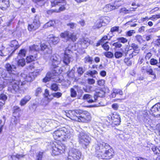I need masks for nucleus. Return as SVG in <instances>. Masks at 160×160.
Returning a JSON list of instances; mask_svg holds the SVG:
<instances>
[{"label": "nucleus", "mask_w": 160, "mask_h": 160, "mask_svg": "<svg viewBox=\"0 0 160 160\" xmlns=\"http://www.w3.org/2000/svg\"><path fill=\"white\" fill-rule=\"evenodd\" d=\"M94 148L95 155L99 159H109L114 155L113 149L107 143H98L95 145Z\"/></svg>", "instance_id": "nucleus-1"}, {"label": "nucleus", "mask_w": 160, "mask_h": 160, "mask_svg": "<svg viewBox=\"0 0 160 160\" xmlns=\"http://www.w3.org/2000/svg\"><path fill=\"white\" fill-rule=\"evenodd\" d=\"M67 116L72 119L77 120L79 122H87L91 119L90 113L87 111L81 110L69 111Z\"/></svg>", "instance_id": "nucleus-2"}, {"label": "nucleus", "mask_w": 160, "mask_h": 160, "mask_svg": "<svg viewBox=\"0 0 160 160\" xmlns=\"http://www.w3.org/2000/svg\"><path fill=\"white\" fill-rule=\"evenodd\" d=\"M53 136L55 139L61 138L63 140L64 138H70L72 134L68 129L62 127L55 131L53 132Z\"/></svg>", "instance_id": "nucleus-3"}, {"label": "nucleus", "mask_w": 160, "mask_h": 160, "mask_svg": "<svg viewBox=\"0 0 160 160\" xmlns=\"http://www.w3.org/2000/svg\"><path fill=\"white\" fill-rule=\"evenodd\" d=\"M5 67L7 71L8 72V73L6 72V73L10 74V75L9 77L11 78V82H11L13 80L18 79V76L17 74L14 73V72L16 69V65L15 63L13 62L11 64L7 63L5 65Z\"/></svg>", "instance_id": "nucleus-4"}, {"label": "nucleus", "mask_w": 160, "mask_h": 160, "mask_svg": "<svg viewBox=\"0 0 160 160\" xmlns=\"http://www.w3.org/2000/svg\"><path fill=\"white\" fill-rule=\"evenodd\" d=\"M78 142L84 148H86L90 142V140L89 135L85 132L81 131L78 135Z\"/></svg>", "instance_id": "nucleus-5"}, {"label": "nucleus", "mask_w": 160, "mask_h": 160, "mask_svg": "<svg viewBox=\"0 0 160 160\" xmlns=\"http://www.w3.org/2000/svg\"><path fill=\"white\" fill-rule=\"evenodd\" d=\"M65 148V146L62 143H57L52 148V155L54 156L59 155L64 152Z\"/></svg>", "instance_id": "nucleus-6"}, {"label": "nucleus", "mask_w": 160, "mask_h": 160, "mask_svg": "<svg viewBox=\"0 0 160 160\" xmlns=\"http://www.w3.org/2000/svg\"><path fill=\"white\" fill-rule=\"evenodd\" d=\"M8 83L10 84L8 88V91L12 93L15 94L19 91V85L20 82L17 79H16L11 82H9L8 80H6Z\"/></svg>", "instance_id": "nucleus-7"}, {"label": "nucleus", "mask_w": 160, "mask_h": 160, "mask_svg": "<svg viewBox=\"0 0 160 160\" xmlns=\"http://www.w3.org/2000/svg\"><path fill=\"white\" fill-rule=\"evenodd\" d=\"M81 157V152L78 149L73 148L69 151L68 160H79Z\"/></svg>", "instance_id": "nucleus-8"}, {"label": "nucleus", "mask_w": 160, "mask_h": 160, "mask_svg": "<svg viewBox=\"0 0 160 160\" xmlns=\"http://www.w3.org/2000/svg\"><path fill=\"white\" fill-rule=\"evenodd\" d=\"M60 36L61 38L63 39L64 41L66 42L71 40L74 42L76 41L77 39L75 35L73 33H72L68 31H66L61 33Z\"/></svg>", "instance_id": "nucleus-9"}, {"label": "nucleus", "mask_w": 160, "mask_h": 160, "mask_svg": "<svg viewBox=\"0 0 160 160\" xmlns=\"http://www.w3.org/2000/svg\"><path fill=\"white\" fill-rule=\"evenodd\" d=\"M61 59L59 56L57 54H53L50 59V62L54 68L58 67V65L61 62Z\"/></svg>", "instance_id": "nucleus-10"}, {"label": "nucleus", "mask_w": 160, "mask_h": 160, "mask_svg": "<svg viewBox=\"0 0 160 160\" xmlns=\"http://www.w3.org/2000/svg\"><path fill=\"white\" fill-rule=\"evenodd\" d=\"M132 47L133 49V51L131 53L130 50L127 51L125 52V56L129 54L130 58H132L134 56L136 55L139 52L140 49L138 46L135 43H132Z\"/></svg>", "instance_id": "nucleus-11"}, {"label": "nucleus", "mask_w": 160, "mask_h": 160, "mask_svg": "<svg viewBox=\"0 0 160 160\" xmlns=\"http://www.w3.org/2000/svg\"><path fill=\"white\" fill-rule=\"evenodd\" d=\"M150 113L154 116L160 117V103H157L151 108Z\"/></svg>", "instance_id": "nucleus-12"}, {"label": "nucleus", "mask_w": 160, "mask_h": 160, "mask_svg": "<svg viewBox=\"0 0 160 160\" xmlns=\"http://www.w3.org/2000/svg\"><path fill=\"white\" fill-rule=\"evenodd\" d=\"M93 43L88 38H83L80 39L78 42L79 44L83 48H86L90 44Z\"/></svg>", "instance_id": "nucleus-13"}, {"label": "nucleus", "mask_w": 160, "mask_h": 160, "mask_svg": "<svg viewBox=\"0 0 160 160\" xmlns=\"http://www.w3.org/2000/svg\"><path fill=\"white\" fill-rule=\"evenodd\" d=\"M40 23L38 17H35L32 24L28 25V30L30 31L35 30L40 27Z\"/></svg>", "instance_id": "nucleus-14"}, {"label": "nucleus", "mask_w": 160, "mask_h": 160, "mask_svg": "<svg viewBox=\"0 0 160 160\" xmlns=\"http://www.w3.org/2000/svg\"><path fill=\"white\" fill-rule=\"evenodd\" d=\"M71 52V50L68 49H66L64 52L63 62L66 65H68L69 63L71 60V56L70 55Z\"/></svg>", "instance_id": "nucleus-15"}, {"label": "nucleus", "mask_w": 160, "mask_h": 160, "mask_svg": "<svg viewBox=\"0 0 160 160\" xmlns=\"http://www.w3.org/2000/svg\"><path fill=\"white\" fill-rule=\"evenodd\" d=\"M40 47V51L44 55L49 54L52 53V48L51 46H48L43 43L41 45Z\"/></svg>", "instance_id": "nucleus-16"}, {"label": "nucleus", "mask_w": 160, "mask_h": 160, "mask_svg": "<svg viewBox=\"0 0 160 160\" xmlns=\"http://www.w3.org/2000/svg\"><path fill=\"white\" fill-rule=\"evenodd\" d=\"M39 74V72H35L29 73L28 75H25L24 74H22V76L25 77V81L29 82H31Z\"/></svg>", "instance_id": "nucleus-17"}, {"label": "nucleus", "mask_w": 160, "mask_h": 160, "mask_svg": "<svg viewBox=\"0 0 160 160\" xmlns=\"http://www.w3.org/2000/svg\"><path fill=\"white\" fill-rule=\"evenodd\" d=\"M113 118L111 123L112 127L117 126L120 124L121 121L119 115L117 113L113 114Z\"/></svg>", "instance_id": "nucleus-18"}, {"label": "nucleus", "mask_w": 160, "mask_h": 160, "mask_svg": "<svg viewBox=\"0 0 160 160\" xmlns=\"http://www.w3.org/2000/svg\"><path fill=\"white\" fill-rule=\"evenodd\" d=\"M5 72H6V70L2 68H0V76H1L5 80L11 82V78L9 77L10 74L6 73Z\"/></svg>", "instance_id": "nucleus-19"}, {"label": "nucleus", "mask_w": 160, "mask_h": 160, "mask_svg": "<svg viewBox=\"0 0 160 160\" xmlns=\"http://www.w3.org/2000/svg\"><path fill=\"white\" fill-rule=\"evenodd\" d=\"M105 92L102 89L96 88L95 90V93L94 94V98L96 99L97 101L98 97H102L105 95Z\"/></svg>", "instance_id": "nucleus-20"}, {"label": "nucleus", "mask_w": 160, "mask_h": 160, "mask_svg": "<svg viewBox=\"0 0 160 160\" xmlns=\"http://www.w3.org/2000/svg\"><path fill=\"white\" fill-rule=\"evenodd\" d=\"M9 6V0H0V8L3 10H6Z\"/></svg>", "instance_id": "nucleus-21"}, {"label": "nucleus", "mask_w": 160, "mask_h": 160, "mask_svg": "<svg viewBox=\"0 0 160 160\" xmlns=\"http://www.w3.org/2000/svg\"><path fill=\"white\" fill-rule=\"evenodd\" d=\"M31 98V96L29 95L25 96L20 101L19 105L21 106H23L28 102Z\"/></svg>", "instance_id": "nucleus-22"}, {"label": "nucleus", "mask_w": 160, "mask_h": 160, "mask_svg": "<svg viewBox=\"0 0 160 160\" xmlns=\"http://www.w3.org/2000/svg\"><path fill=\"white\" fill-rule=\"evenodd\" d=\"M84 99L87 100L89 103H92L96 102V99L93 98L92 96L89 94H85L83 97Z\"/></svg>", "instance_id": "nucleus-23"}, {"label": "nucleus", "mask_w": 160, "mask_h": 160, "mask_svg": "<svg viewBox=\"0 0 160 160\" xmlns=\"http://www.w3.org/2000/svg\"><path fill=\"white\" fill-rule=\"evenodd\" d=\"M103 21L101 19L97 20L93 26L94 29H98L101 27L103 25H105L103 22Z\"/></svg>", "instance_id": "nucleus-24"}, {"label": "nucleus", "mask_w": 160, "mask_h": 160, "mask_svg": "<svg viewBox=\"0 0 160 160\" xmlns=\"http://www.w3.org/2000/svg\"><path fill=\"white\" fill-rule=\"evenodd\" d=\"M51 5L52 7H55L56 5H64L65 3L64 0H55L51 1Z\"/></svg>", "instance_id": "nucleus-25"}, {"label": "nucleus", "mask_w": 160, "mask_h": 160, "mask_svg": "<svg viewBox=\"0 0 160 160\" xmlns=\"http://www.w3.org/2000/svg\"><path fill=\"white\" fill-rule=\"evenodd\" d=\"M10 47L13 48V52L15 50L17 49L19 47L18 43V41L16 40H14L11 41L10 43Z\"/></svg>", "instance_id": "nucleus-26"}, {"label": "nucleus", "mask_w": 160, "mask_h": 160, "mask_svg": "<svg viewBox=\"0 0 160 160\" xmlns=\"http://www.w3.org/2000/svg\"><path fill=\"white\" fill-rule=\"evenodd\" d=\"M116 8V7L114 5H112L110 4H108L106 5L104 8V11L106 12L110 11Z\"/></svg>", "instance_id": "nucleus-27"}, {"label": "nucleus", "mask_w": 160, "mask_h": 160, "mask_svg": "<svg viewBox=\"0 0 160 160\" xmlns=\"http://www.w3.org/2000/svg\"><path fill=\"white\" fill-rule=\"evenodd\" d=\"M78 90V87L76 86H74L73 88H71L70 90L71 96L72 98H75L77 95L76 90Z\"/></svg>", "instance_id": "nucleus-28"}, {"label": "nucleus", "mask_w": 160, "mask_h": 160, "mask_svg": "<svg viewBox=\"0 0 160 160\" xmlns=\"http://www.w3.org/2000/svg\"><path fill=\"white\" fill-rule=\"evenodd\" d=\"M133 10L127 9L126 8H121L119 10L120 13H123L125 14L129 13L131 11H135V8H132Z\"/></svg>", "instance_id": "nucleus-29"}, {"label": "nucleus", "mask_w": 160, "mask_h": 160, "mask_svg": "<svg viewBox=\"0 0 160 160\" xmlns=\"http://www.w3.org/2000/svg\"><path fill=\"white\" fill-rule=\"evenodd\" d=\"M29 50L30 51H38L40 50V47L38 45H33L29 47Z\"/></svg>", "instance_id": "nucleus-30"}, {"label": "nucleus", "mask_w": 160, "mask_h": 160, "mask_svg": "<svg viewBox=\"0 0 160 160\" xmlns=\"http://www.w3.org/2000/svg\"><path fill=\"white\" fill-rule=\"evenodd\" d=\"M27 50L25 49H21L19 52L18 57H25L26 56Z\"/></svg>", "instance_id": "nucleus-31"}, {"label": "nucleus", "mask_w": 160, "mask_h": 160, "mask_svg": "<svg viewBox=\"0 0 160 160\" xmlns=\"http://www.w3.org/2000/svg\"><path fill=\"white\" fill-rule=\"evenodd\" d=\"M83 60L84 63H88L92 64L93 61L92 58L88 55L85 57Z\"/></svg>", "instance_id": "nucleus-32"}, {"label": "nucleus", "mask_w": 160, "mask_h": 160, "mask_svg": "<svg viewBox=\"0 0 160 160\" xmlns=\"http://www.w3.org/2000/svg\"><path fill=\"white\" fill-rule=\"evenodd\" d=\"M36 55H30L29 56H27L26 58L27 62V63H29L31 62H32L36 59Z\"/></svg>", "instance_id": "nucleus-33"}, {"label": "nucleus", "mask_w": 160, "mask_h": 160, "mask_svg": "<svg viewBox=\"0 0 160 160\" xmlns=\"http://www.w3.org/2000/svg\"><path fill=\"white\" fill-rule=\"evenodd\" d=\"M26 64V62L24 59L22 58L19 59L17 62V65L19 66L23 67Z\"/></svg>", "instance_id": "nucleus-34"}, {"label": "nucleus", "mask_w": 160, "mask_h": 160, "mask_svg": "<svg viewBox=\"0 0 160 160\" xmlns=\"http://www.w3.org/2000/svg\"><path fill=\"white\" fill-rule=\"evenodd\" d=\"M146 72L147 74H149V75L154 76V77L153 78V79H155L156 78V74L153 71L152 69L150 68V67L146 69Z\"/></svg>", "instance_id": "nucleus-35"}, {"label": "nucleus", "mask_w": 160, "mask_h": 160, "mask_svg": "<svg viewBox=\"0 0 160 160\" xmlns=\"http://www.w3.org/2000/svg\"><path fill=\"white\" fill-rule=\"evenodd\" d=\"M123 55V53L119 51L115 52L114 54V56L116 58H121L122 57Z\"/></svg>", "instance_id": "nucleus-36"}, {"label": "nucleus", "mask_w": 160, "mask_h": 160, "mask_svg": "<svg viewBox=\"0 0 160 160\" xmlns=\"http://www.w3.org/2000/svg\"><path fill=\"white\" fill-rule=\"evenodd\" d=\"M53 44H57L59 41V38L57 37H53L51 38L50 40Z\"/></svg>", "instance_id": "nucleus-37"}, {"label": "nucleus", "mask_w": 160, "mask_h": 160, "mask_svg": "<svg viewBox=\"0 0 160 160\" xmlns=\"http://www.w3.org/2000/svg\"><path fill=\"white\" fill-rule=\"evenodd\" d=\"M25 155L23 154H17L16 155H13L11 156V158L12 159H15L16 158L18 159H21L23 158Z\"/></svg>", "instance_id": "nucleus-38"}, {"label": "nucleus", "mask_w": 160, "mask_h": 160, "mask_svg": "<svg viewBox=\"0 0 160 160\" xmlns=\"http://www.w3.org/2000/svg\"><path fill=\"white\" fill-rule=\"evenodd\" d=\"M55 23V22L52 20H50L44 25V27L47 28L51 26H52Z\"/></svg>", "instance_id": "nucleus-39"}, {"label": "nucleus", "mask_w": 160, "mask_h": 160, "mask_svg": "<svg viewBox=\"0 0 160 160\" xmlns=\"http://www.w3.org/2000/svg\"><path fill=\"white\" fill-rule=\"evenodd\" d=\"M152 149L155 154H157L160 152V148L156 146H154L152 148Z\"/></svg>", "instance_id": "nucleus-40"}, {"label": "nucleus", "mask_w": 160, "mask_h": 160, "mask_svg": "<svg viewBox=\"0 0 160 160\" xmlns=\"http://www.w3.org/2000/svg\"><path fill=\"white\" fill-rule=\"evenodd\" d=\"M132 58H130L129 55V58H125L124 59V62L128 66H130L132 65V62L130 59Z\"/></svg>", "instance_id": "nucleus-41"}, {"label": "nucleus", "mask_w": 160, "mask_h": 160, "mask_svg": "<svg viewBox=\"0 0 160 160\" xmlns=\"http://www.w3.org/2000/svg\"><path fill=\"white\" fill-rule=\"evenodd\" d=\"M104 55L107 58H112L114 57L113 53L110 52H108L104 53Z\"/></svg>", "instance_id": "nucleus-42"}, {"label": "nucleus", "mask_w": 160, "mask_h": 160, "mask_svg": "<svg viewBox=\"0 0 160 160\" xmlns=\"http://www.w3.org/2000/svg\"><path fill=\"white\" fill-rule=\"evenodd\" d=\"M52 95L53 97L58 98L62 97V93L60 92H58L52 93Z\"/></svg>", "instance_id": "nucleus-43"}, {"label": "nucleus", "mask_w": 160, "mask_h": 160, "mask_svg": "<svg viewBox=\"0 0 160 160\" xmlns=\"http://www.w3.org/2000/svg\"><path fill=\"white\" fill-rule=\"evenodd\" d=\"M51 89L52 90L54 91H55L59 90V88L58 85L55 83L52 84L51 85Z\"/></svg>", "instance_id": "nucleus-44"}, {"label": "nucleus", "mask_w": 160, "mask_h": 160, "mask_svg": "<svg viewBox=\"0 0 160 160\" xmlns=\"http://www.w3.org/2000/svg\"><path fill=\"white\" fill-rule=\"evenodd\" d=\"M7 99V96L5 94L2 93L0 94V100L2 101H4V102L6 101Z\"/></svg>", "instance_id": "nucleus-45"}, {"label": "nucleus", "mask_w": 160, "mask_h": 160, "mask_svg": "<svg viewBox=\"0 0 160 160\" xmlns=\"http://www.w3.org/2000/svg\"><path fill=\"white\" fill-rule=\"evenodd\" d=\"M117 40L120 43L121 42L123 43H125L127 42L128 41L127 40L126 38L123 37L118 38L117 39Z\"/></svg>", "instance_id": "nucleus-46"}, {"label": "nucleus", "mask_w": 160, "mask_h": 160, "mask_svg": "<svg viewBox=\"0 0 160 160\" xmlns=\"http://www.w3.org/2000/svg\"><path fill=\"white\" fill-rule=\"evenodd\" d=\"M98 73V72L95 70H93V71H88L86 72L87 75H90L91 77H93V75L95 74H96Z\"/></svg>", "instance_id": "nucleus-47"}, {"label": "nucleus", "mask_w": 160, "mask_h": 160, "mask_svg": "<svg viewBox=\"0 0 160 160\" xmlns=\"http://www.w3.org/2000/svg\"><path fill=\"white\" fill-rule=\"evenodd\" d=\"M102 46L104 49L106 51H108L109 50V46L108 45V42L103 44Z\"/></svg>", "instance_id": "nucleus-48"}, {"label": "nucleus", "mask_w": 160, "mask_h": 160, "mask_svg": "<svg viewBox=\"0 0 160 160\" xmlns=\"http://www.w3.org/2000/svg\"><path fill=\"white\" fill-rule=\"evenodd\" d=\"M112 45L116 49L120 48L122 46V44L118 41L116 42L112 43Z\"/></svg>", "instance_id": "nucleus-49"}, {"label": "nucleus", "mask_w": 160, "mask_h": 160, "mask_svg": "<svg viewBox=\"0 0 160 160\" xmlns=\"http://www.w3.org/2000/svg\"><path fill=\"white\" fill-rule=\"evenodd\" d=\"M101 19L103 21V22L104 24L108 23L110 21V18L108 17H106Z\"/></svg>", "instance_id": "nucleus-50"}, {"label": "nucleus", "mask_w": 160, "mask_h": 160, "mask_svg": "<svg viewBox=\"0 0 160 160\" xmlns=\"http://www.w3.org/2000/svg\"><path fill=\"white\" fill-rule=\"evenodd\" d=\"M123 4V2L122 1L120 0V1H116L114 2V5H115V7H119L120 6L122 5Z\"/></svg>", "instance_id": "nucleus-51"}, {"label": "nucleus", "mask_w": 160, "mask_h": 160, "mask_svg": "<svg viewBox=\"0 0 160 160\" xmlns=\"http://www.w3.org/2000/svg\"><path fill=\"white\" fill-rule=\"evenodd\" d=\"M13 113L14 114H15L17 112L21 111V109L18 106H14L13 108Z\"/></svg>", "instance_id": "nucleus-52"}, {"label": "nucleus", "mask_w": 160, "mask_h": 160, "mask_svg": "<svg viewBox=\"0 0 160 160\" xmlns=\"http://www.w3.org/2000/svg\"><path fill=\"white\" fill-rule=\"evenodd\" d=\"M113 90L116 94H119L120 95H122L123 92L122 90L117 89H113Z\"/></svg>", "instance_id": "nucleus-53"}, {"label": "nucleus", "mask_w": 160, "mask_h": 160, "mask_svg": "<svg viewBox=\"0 0 160 160\" xmlns=\"http://www.w3.org/2000/svg\"><path fill=\"white\" fill-rule=\"evenodd\" d=\"M150 63L152 65H155L158 64V61L154 58H152L150 61Z\"/></svg>", "instance_id": "nucleus-54"}, {"label": "nucleus", "mask_w": 160, "mask_h": 160, "mask_svg": "<svg viewBox=\"0 0 160 160\" xmlns=\"http://www.w3.org/2000/svg\"><path fill=\"white\" fill-rule=\"evenodd\" d=\"M67 25L70 28L73 29L76 27L77 24L71 22L67 24Z\"/></svg>", "instance_id": "nucleus-55"}, {"label": "nucleus", "mask_w": 160, "mask_h": 160, "mask_svg": "<svg viewBox=\"0 0 160 160\" xmlns=\"http://www.w3.org/2000/svg\"><path fill=\"white\" fill-rule=\"evenodd\" d=\"M142 117L143 118V120L144 121L145 120V119L147 120L148 118V113L146 111H144L142 113Z\"/></svg>", "instance_id": "nucleus-56"}, {"label": "nucleus", "mask_w": 160, "mask_h": 160, "mask_svg": "<svg viewBox=\"0 0 160 160\" xmlns=\"http://www.w3.org/2000/svg\"><path fill=\"white\" fill-rule=\"evenodd\" d=\"M42 89L40 87L38 88L36 90L35 95L36 96H38L42 92Z\"/></svg>", "instance_id": "nucleus-57"}, {"label": "nucleus", "mask_w": 160, "mask_h": 160, "mask_svg": "<svg viewBox=\"0 0 160 160\" xmlns=\"http://www.w3.org/2000/svg\"><path fill=\"white\" fill-rule=\"evenodd\" d=\"M136 40L139 43H141L142 41V38L141 36L139 35H137L136 36Z\"/></svg>", "instance_id": "nucleus-58"}, {"label": "nucleus", "mask_w": 160, "mask_h": 160, "mask_svg": "<svg viewBox=\"0 0 160 160\" xmlns=\"http://www.w3.org/2000/svg\"><path fill=\"white\" fill-rule=\"evenodd\" d=\"M77 71L79 74L81 75L83 73L84 70L82 68L79 67L77 69Z\"/></svg>", "instance_id": "nucleus-59"}, {"label": "nucleus", "mask_w": 160, "mask_h": 160, "mask_svg": "<svg viewBox=\"0 0 160 160\" xmlns=\"http://www.w3.org/2000/svg\"><path fill=\"white\" fill-rule=\"evenodd\" d=\"M119 27L118 26H115L111 28L110 31L112 32H118L119 29Z\"/></svg>", "instance_id": "nucleus-60"}, {"label": "nucleus", "mask_w": 160, "mask_h": 160, "mask_svg": "<svg viewBox=\"0 0 160 160\" xmlns=\"http://www.w3.org/2000/svg\"><path fill=\"white\" fill-rule=\"evenodd\" d=\"M5 82L0 81V91H2L5 87Z\"/></svg>", "instance_id": "nucleus-61"}, {"label": "nucleus", "mask_w": 160, "mask_h": 160, "mask_svg": "<svg viewBox=\"0 0 160 160\" xmlns=\"http://www.w3.org/2000/svg\"><path fill=\"white\" fill-rule=\"evenodd\" d=\"M105 80H100L98 81V85L102 86L104 85L105 83Z\"/></svg>", "instance_id": "nucleus-62"}, {"label": "nucleus", "mask_w": 160, "mask_h": 160, "mask_svg": "<svg viewBox=\"0 0 160 160\" xmlns=\"http://www.w3.org/2000/svg\"><path fill=\"white\" fill-rule=\"evenodd\" d=\"M87 81L88 83L89 84H92L95 82V80L92 78H88Z\"/></svg>", "instance_id": "nucleus-63"}, {"label": "nucleus", "mask_w": 160, "mask_h": 160, "mask_svg": "<svg viewBox=\"0 0 160 160\" xmlns=\"http://www.w3.org/2000/svg\"><path fill=\"white\" fill-rule=\"evenodd\" d=\"M78 23L82 27L84 26L85 24V20L82 19H81Z\"/></svg>", "instance_id": "nucleus-64"}]
</instances>
